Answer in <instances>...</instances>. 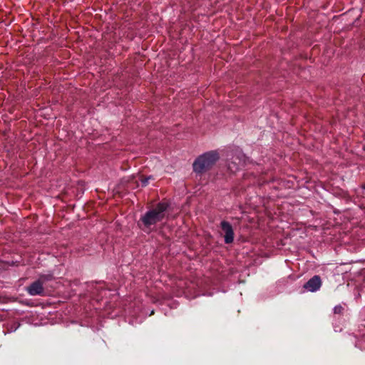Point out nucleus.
I'll return each instance as SVG.
<instances>
[{
    "instance_id": "6e6552de",
    "label": "nucleus",
    "mask_w": 365,
    "mask_h": 365,
    "mask_svg": "<svg viewBox=\"0 0 365 365\" xmlns=\"http://www.w3.org/2000/svg\"><path fill=\"white\" fill-rule=\"evenodd\" d=\"M361 187H362L363 189H364V190H365V184H364V185H363L361 186Z\"/></svg>"
},
{
    "instance_id": "20e7f679",
    "label": "nucleus",
    "mask_w": 365,
    "mask_h": 365,
    "mask_svg": "<svg viewBox=\"0 0 365 365\" xmlns=\"http://www.w3.org/2000/svg\"><path fill=\"white\" fill-rule=\"evenodd\" d=\"M220 227H221L222 230L223 231V232L225 233V235H224L225 242L226 244H230V243L233 242L234 237H235V233H234V230H233V228H232L231 224L229 222L223 220L220 223Z\"/></svg>"
},
{
    "instance_id": "f03ea898",
    "label": "nucleus",
    "mask_w": 365,
    "mask_h": 365,
    "mask_svg": "<svg viewBox=\"0 0 365 365\" xmlns=\"http://www.w3.org/2000/svg\"><path fill=\"white\" fill-rule=\"evenodd\" d=\"M219 158V154L215 150L205 153L194 161L193 170L195 173H202L211 169Z\"/></svg>"
},
{
    "instance_id": "0eeeda50",
    "label": "nucleus",
    "mask_w": 365,
    "mask_h": 365,
    "mask_svg": "<svg viewBox=\"0 0 365 365\" xmlns=\"http://www.w3.org/2000/svg\"><path fill=\"white\" fill-rule=\"evenodd\" d=\"M151 178V177H148V178H140V182H141V185L143 187H145L148 184V182H149V180Z\"/></svg>"
},
{
    "instance_id": "423d86ee",
    "label": "nucleus",
    "mask_w": 365,
    "mask_h": 365,
    "mask_svg": "<svg viewBox=\"0 0 365 365\" xmlns=\"http://www.w3.org/2000/svg\"><path fill=\"white\" fill-rule=\"evenodd\" d=\"M344 308L341 305L339 304L334 307V313L335 314H341L343 313Z\"/></svg>"
},
{
    "instance_id": "f257e3e1",
    "label": "nucleus",
    "mask_w": 365,
    "mask_h": 365,
    "mask_svg": "<svg viewBox=\"0 0 365 365\" xmlns=\"http://www.w3.org/2000/svg\"><path fill=\"white\" fill-rule=\"evenodd\" d=\"M169 207L168 202H160L157 205L148 210L142 215L138 221L139 227L143 231L149 233L157 223L161 222L165 217V212Z\"/></svg>"
},
{
    "instance_id": "7ed1b4c3",
    "label": "nucleus",
    "mask_w": 365,
    "mask_h": 365,
    "mask_svg": "<svg viewBox=\"0 0 365 365\" xmlns=\"http://www.w3.org/2000/svg\"><path fill=\"white\" fill-rule=\"evenodd\" d=\"M46 279V278L45 277H41L38 280L32 282L27 287V292L31 296L43 295L44 292L43 283Z\"/></svg>"
},
{
    "instance_id": "39448f33",
    "label": "nucleus",
    "mask_w": 365,
    "mask_h": 365,
    "mask_svg": "<svg viewBox=\"0 0 365 365\" xmlns=\"http://www.w3.org/2000/svg\"><path fill=\"white\" fill-rule=\"evenodd\" d=\"M322 280L319 276L314 275L307 282L303 287L309 292H316L321 287Z\"/></svg>"
}]
</instances>
